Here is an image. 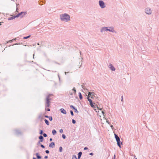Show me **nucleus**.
Here are the masks:
<instances>
[{"label": "nucleus", "instance_id": "1", "mask_svg": "<svg viewBox=\"0 0 159 159\" xmlns=\"http://www.w3.org/2000/svg\"><path fill=\"white\" fill-rule=\"evenodd\" d=\"M60 18L62 21L65 22H67L70 19V16L66 13L61 15Z\"/></svg>", "mask_w": 159, "mask_h": 159}, {"label": "nucleus", "instance_id": "2", "mask_svg": "<svg viewBox=\"0 0 159 159\" xmlns=\"http://www.w3.org/2000/svg\"><path fill=\"white\" fill-rule=\"evenodd\" d=\"M99 4L101 8H103L105 7L106 5L104 2L102 0H100L99 1Z\"/></svg>", "mask_w": 159, "mask_h": 159}, {"label": "nucleus", "instance_id": "3", "mask_svg": "<svg viewBox=\"0 0 159 159\" xmlns=\"http://www.w3.org/2000/svg\"><path fill=\"white\" fill-rule=\"evenodd\" d=\"M27 12L25 11H22L19 13L18 14L16 15V16L17 17L20 16V17H22L24 16L26 14Z\"/></svg>", "mask_w": 159, "mask_h": 159}, {"label": "nucleus", "instance_id": "4", "mask_svg": "<svg viewBox=\"0 0 159 159\" xmlns=\"http://www.w3.org/2000/svg\"><path fill=\"white\" fill-rule=\"evenodd\" d=\"M116 139L117 142V143L118 146H119L120 148H121V145H122V143L120 142V138L119 137Z\"/></svg>", "mask_w": 159, "mask_h": 159}, {"label": "nucleus", "instance_id": "5", "mask_svg": "<svg viewBox=\"0 0 159 159\" xmlns=\"http://www.w3.org/2000/svg\"><path fill=\"white\" fill-rule=\"evenodd\" d=\"M50 102L48 98H46V102L45 104V107H50Z\"/></svg>", "mask_w": 159, "mask_h": 159}, {"label": "nucleus", "instance_id": "6", "mask_svg": "<svg viewBox=\"0 0 159 159\" xmlns=\"http://www.w3.org/2000/svg\"><path fill=\"white\" fill-rule=\"evenodd\" d=\"M145 12L148 15H150L152 13V11L149 8H147L145 9Z\"/></svg>", "mask_w": 159, "mask_h": 159}, {"label": "nucleus", "instance_id": "7", "mask_svg": "<svg viewBox=\"0 0 159 159\" xmlns=\"http://www.w3.org/2000/svg\"><path fill=\"white\" fill-rule=\"evenodd\" d=\"M108 31L113 33H116V32L114 30V28L113 27H108Z\"/></svg>", "mask_w": 159, "mask_h": 159}, {"label": "nucleus", "instance_id": "8", "mask_svg": "<svg viewBox=\"0 0 159 159\" xmlns=\"http://www.w3.org/2000/svg\"><path fill=\"white\" fill-rule=\"evenodd\" d=\"M88 94L89 96L92 99H94V97H95V96L94 95L95 93L93 92H89Z\"/></svg>", "mask_w": 159, "mask_h": 159}, {"label": "nucleus", "instance_id": "9", "mask_svg": "<svg viewBox=\"0 0 159 159\" xmlns=\"http://www.w3.org/2000/svg\"><path fill=\"white\" fill-rule=\"evenodd\" d=\"M108 31V28L107 27H102L100 30L101 32L102 33L104 31Z\"/></svg>", "mask_w": 159, "mask_h": 159}, {"label": "nucleus", "instance_id": "10", "mask_svg": "<svg viewBox=\"0 0 159 159\" xmlns=\"http://www.w3.org/2000/svg\"><path fill=\"white\" fill-rule=\"evenodd\" d=\"M108 67L111 70L115 71V68L114 66L113 65H112L111 64L109 63V64Z\"/></svg>", "mask_w": 159, "mask_h": 159}, {"label": "nucleus", "instance_id": "11", "mask_svg": "<svg viewBox=\"0 0 159 159\" xmlns=\"http://www.w3.org/2000/svg\"><path fill=\"white\" fill-rule=\"evenodd\" d=\"M15 134L17 135L21 134V132L19 130H16L15 131Z\"/></svg>", "mask_w": 159, "mask_h": 159}, {"label": "nucleus", "instance_id": "12", "mask_svg": "<svg viewBox=\"0 0 159 159\" xmlns=\"http://www.w3.org/2000/svg\"><path fill=\"white\" fill-rule=\"evenodd\" d=\"M55 143L53 142H52L49 145V147L50 148H53L55 147Z\"/></svg>", "mask_w": 159, "mask_h": 159}, {"label": "nucleus", "instance_id": "13", "mask_svg": "<svg viewBox=\"0 0 159 159\" xmlns=\"http://www.w3.org/2000/svg\"><path fill=\"white\" fill-rule=\"evenodd\" d=\"M17 17L16 15V16H13L9 17V18H8V20H13L14 19H15V18Z\"/></svg>", "mask_w": 159, "mask_h": 159}, {"label": "nucleus", "instance_id": "14", "mask_svg": "<svg viewBox=\"0 0 159 159\" xmlns=\"http://www.w3.org/2000/svg\"><path fill=\"white\" fill-rule=\"evenodd\" d=\"M61 112L63 114H66V111L63 108H61L60 109Z\"/></svg>", "mask_w": 159, "mask_h": 159}, {"label": "nucleus", "instance_id": "15", "mask_svg": "<svg viewBox=\"0 0 159 159\" xmlns=\"http://www.w3.org/2000/svg\"><path fill=\"white\" fill-rule=\"evenodd\" d=\"M39 119H40L41 120H43L44 119V116H42V114H39L38 117Z\"/></svg>", "mask_w": 159, "mask_h": 159}, {"label": "nucleus", "instance_id": "16", "mask_svg": "<svg viewBox=\"0 0 159 159\" xmlns=\"http://www.w3.org/2000/svg\"><path fill=\"white\" fill-rule=\"evenodd\" d=\"M82 152H79L78 154V159L80 158L82 154Z\"/></svg>", "mask_w": 159, "mask_h": 159}, {"label": "nucleus", "instance_id": "17", "mask_svg": "<svg viewBox=\"0 0 159 159\" xmlns=\"http://www.w3.org/2000/svg\"><path fill=\"white\" fill-rule=\"evenodd\" d=\"M36 156L37 159H40L41 158V157L39 155L38 153H36Z\"/></svg>", "mask_w": 159, "mask_h": 159}, {"label": "nucleus", "instance_id": "18", "mask_svg": "<svg viewBox=\"0 0 159 159\" xmlns=\"http://www.w3.org/2000/svg\"><path fill=\"white\" fill-rule=\"evenodd\" d=\"M110 151L108 150L107 151H106V157L108 158L110 156Z\"/></svg>", "mask_w": 159, "mask_h": 159}, {"label": "nucleus", "instance_id": "19", "mask_svg": "<svg viewBox=\"0 0 159 159\" xmlns=\"http://www.w3.org/2000/svg\"><path fill=\"white\" fill-rule=\"evenodd\" d=\"M39 138L40 140V141L41 142H42L43 141V137L42 135L39 136Z\"/></svg>", "mask_w": 159, "mask_h": 159}, {"label": "nucleus", "instance_id": "20", "mask_svg": "<svg viewBox=\"0 0 159 159\" xmlns=\"http://www.w3.org/2000/svg\"><path fill=\"white\" fill-rule=\"evenodd\" d=\"M93 104H95V103H93L92 102H91V103H90V106H91V107H92V108H95L96 107H95V106H94Z\"/></svg>", "mask_w": 159, "mask_h": 159}, {"label": "nucleus", "instance_id": "21", "mask_svg": "<svg viewBox=\"0 0 159 159\" xmlns=\"http://www.w3.org/2000/svg\"><path fill=\"white\" fill-rule=\"evenodd\" d=\"M79 98L81 100L82 99L83 97H82V95L81 93L80 92H79Z\"/></svg>", "mask_w": 159, "mask_h": 159}, {"label": "nucleus", "instance_id": "22", "mask_svg": "<svg viewBox=\"0 0 159 159\" xmlns=\"http://www.w3.org/2000/svg\"><path fill=\"white\" fill-rule=\"evenodd\" d=\"M44 121L45 123L48 125H49V122L48 121L47 119L44 120Z\"/></svg>", "mask_w": 159, "mask_h": 159}, {"label": "nucleus", "instance_id": "23", "mask_svg": "<svg viewBox=\"0 0 159 159\" xmlns=\"http://www.w3.org/2000/svg\"><path fill=\"white\" fill-rule=\"evenodd\" d=\"M57 133V131L55 129L52 130V134L53 135H55Z\"/></svg>", "mask_w": 159, "mask_h": 159}, {"label": "nucleus", "instance_id": "24", "mask_svg": "<svg viewBox=\"0 0 159 159\" xmlns=\"http://www.w3.org/2000/svg\"><path fill=\"white\" fill-rule=\"evenodd\" d=\"M87 99H88V100L89 102L90 103H91V102H92V100L90 99L89 96L87 97Z\"/></svg>", "mask_w": 159, "mask_h": 159}, {"label": "nucleus", "instance_id": "25", "mask_svg": "<svg viewBox=\"0 0 159 159\" xmlns=\"http://www.w3.org/2000/svg\"><path fill=\"white\" fill-rule=\"evenodd\" d=\"M51 95V94H49L48 96H47L46 98H48V99H49V100L50 101L51 100H52V98H50V96Z\"/></svg>", "mask_w": 159, "mask_h": 159}, {"label": "nucleus", "instance_id": "26", "mask_svg": "<svg viewBox=\"0 0 159 159\" xmlns=\"http://www.w3.org/2000/svg\"><path fill=\"white\" fill-rule=\"evenodd\" d=\"M72 159H77L76 156L75 155H73L72 156Z\"/></svg>", "mask_w": 159, "mask_h": 159}, {"label": "nucleus", "instance_id": "27", "mask_svg": "<svg viewBox=\"0 0 159 159\" xmlns=\"http://www.w3.org/2000/svg\"><path fill=\"white\" fill-rule=\"evenodd\" d=\"M62 151V147H59V152H61Z\"/></svg>", "mask_w": 159, "mask_h": 159}, {"label": "nucleus", "instance_id": "28", "mask_svg": "<svg viewBox=\"0 0 159 159\" xmlns=\"http://www.w3.org/2000/svg\"><path fill=\"white\" fill-rule=\"evenodd\" d=\"M30 35H29L27 36L24 37L23 38V39H27L29 38H30Z\"/></svg>", "mask_w": 159, "mask_h": 159}, {"label": "nucleus", "instance_id": "29", "mask_svg": "<svg viewBox=\"0 0 159 159\" xmlns=\"http://www.w3.org/2000/svg\"><path fill=\"white\" fill-rule=\"evenodd\" d=\"M72 90L74 91V93L75 94L76 92V90L75 87H74L72 89Z\"/></svg>", "mask_w": 159, "mask_h": 159}, {"label": "nucleus", "instance_id": "30", "mask_svg": "<svg viewBox=\"0 0 159 159\" xmlns=\"http://www.w3.org/2000/svg\"><path fill=\"white\" fill-rule=\"evenodd\" d=\"M48 118H49V120L50 121H52V116H49Z\"/></svg>", "mask_w": 159, "mask_h": 159}, {"label": "nucleus", "instance_id": "31", "mask_svg": "<svg viewBox=\"0 0 159 159\" xmlns=\"http://www.w3.org/2000/svg\"><path fill=\"white\" fill-rule=\"evenodd\" d=\"M114 135H115V137L116 139H117L119 137H118V136L116 134H115Z\"/></svg>", "mask_w": 159, "mask_h": 159}, {"label": "nucleus", "instance_id": "32", "mask_svg": "<svg viewBox=\"0 0 159 159\" xmlns=\"http://www.w3.org/2000/svg\"><path fill=\"white\" fill-rule=\"evenodd\" d=\"M72 122L73 124H75L76 122V121L74 119L72 120Z\"/></svg>", "mask_w": 159, "mask_h": 159}, {"label": "nucleus", "instance_id": "33", "mask_svg": "<svg viewBox=\"0 0 159 159\" xmlns=\"http://www.w3.org/2000/svg\"><path fill=\"white\" fill-rule=\"evenodd\" d=\"M70 107L71 108H72V109H73V110H74L75 109V107H74L73 106V105H70Z\"/></svg>", "mask_w": 159, "mask_h": 159}, {"label": "nucleus", "instance_id": "34", "mask_svg": "<svg viewBox=\"0 0 159 159\" xmlns=\"http://www.w3.org/2000/svg\"><path fill=\"white\" fill-rule=\"evenodd\" d=\"M62 137L63 139H65L66 138V135L64 134H62Z\"/></svg>", "mask_w": 159, "mask_h": 159}, {"label": "nucleus", "instance_id": "35", "mask_svg": "<svg viewBox=\"0 0 159 159\" xmlns=\"http://www.w3.org/2000/svg\"><path fill=\"white\" fill-rule=\"evenodd\" d=\"M39 134H43V130H40V131Z\"/></svg>", "mask_w": 159, "mask_h": 159}, {"label": "nucleus", "instance_id": "36", "mask_svg": "<svg viewBox=\"0 0 159 159\" xmlns=\"http://www.w3.org/2000/svg\"><path fill=\"white\" fill-rule=\"evenodd\" d=\"M70 113L71 114V115L72 116H74V113H73V112L72 111V110H70Z\"/></svg>", "mask_w": 159, "mask_h": 159}, {"label": "nucleus", "instance_id": "37", "mask_svg": "<svg viewBox=\"0 0 159 159\" xmlns=\"http://www.w3.org/2000/svg\"><path fill=\"white\" fill-rule=\"evenodd\" d=\"M74 110L75 112L76 113H78L79 112L78 111L76 108H75V109Z\"/></svg>", "mask_w": 159, "mask_h": 159}, {"label": "nucleus", "instance_id": "38", "mask_svg": "<svg viewBox=\"0 0 159 159\" xmlns=\"http://www.w3.org/2000/svg\"><path fill=\"white\" fill-rule=\"evenodd\" d=\"M43 134L44 137H46L47 136V134L45 133H43Z\"/></svg>", "mask_w": 159, "mask_h": 159}, {"label": "nucleus", "instance_id": "39", "mask_svg": "<svg viewBox=\"0 0 159 159\" xmlns=\"http://www.w3.org/2000/svg\"><path fill=\"white\" fill-rule=\"evenodd\" d=\"M59 132L60 133H63V130L62 129H60L59 130Z\"/></svg>", "mask_w": 159, "mask_h": 159}, {"label": "nucleus", "instance_id": "40", "mask_svg": "<svg viewBox=\"0 0 159 159\" xmlns=\"http://www.w3.org/2000/svg\"><path fill=\"white\" fill-rule=\"evenodd\" d=\"M40 146L42 148H45V146L43 145V144H40Z\"/></svg>", "mask_w": 159, "mask_h": 159}, {"label": "nucleus", "instance_id": "41", "mask_svg": "<svg viewBox=\"0 0 159 159\" xmlns=\"http://www.w3.org/2000/svg\"><path fill=\"white\" fill-rule=\"evenodd\" d=\"M45 110H46L47 111H50V109L49 108H48L47 109H46V108Z\"/></svg>", "mask_w": 159, "mask_h": 159}, {"label": "nucleus", "instance_id": "42", "mask_svg": "<svg viewBox=\"0 0 159 159\" xmlns=\"http://www.w3.org/2000/svg\"><path fill=\"white\" fill-rule=\"evenodd\" d=\"M45 152L47 153V154H48L49 153V152L48 150H46L45 151Z\"/></svg>", "mask_w": 159, "mask_h": 159}, {"label": "nucleus", "instance_id": "43", "mask_svg": "<svg viewBox=\"0 0 159 159\" xmlns=\"http://www.w3.org/2000/svg\"><path fill=\"white\" fill-rule=\"evenodd\" d=\"M13 41H14L13 39H12V40H9V41H8V42H7V43H8V42H10V43H11V42H13Z\"/></svg>", "mask_w": 159, "mask_h": 159}, {"label": "nucleus", "instance_id": "44", "mask_svg": "<svg viewBox=\"0 0 159 159\" xmlns=\"http://www.w3.org/2000/svg\"><path fill=\"white\" fill-rule=\"evenodd\" d=\"M107 120V121H106V122H107V123H108L109 125H110V122H109V121H108L107 120Z\"/></svg>", "mask_w": 159, "mask_h": 159}, {"label": "nucleus", "instance_id": "45", "mask_svg": "<svg viewBox=\"0 0 159 159\" xmlns=\"http://www.w3.org/2000/svg\"><path fill=\"white\" fill-rule=\"evenodd\" d=\"M89 155L93 156V152H91L89 153Z\"/></svg>", "mask_w": 159, "mask_h": 159}, {"label": "nucleus", "instance_id": "46", "mask_svg": "<svg viewBox=\"0 0 159 159\" xmlns=\"http://www.w3.org/2000/svg\"><path fill=\"white\" fill-rule=\"evenodd\" d=\"M88 149V148L87 147H85L84 148V150H87Z\"/></svg>", "mask_w": 159, "mask_h": 159}, {"label": "nucleus", "instance_id": "47", "mask_svg": "<svg viewBox=\"0 0 159 159\" xmlns=\"http://www.w3.org/2000/svg\"><path fill=\"white\" fill-rule=\"evenodd\" d=\"M18 37L15 38L14 39H13V40H18Z\"/></svg>", "mask_w": 159, "mask_h": 159}, {"label": "nucleus", "instance_id": "48", "mask_svg": "<svg viewBox=\"0 0 159 159\" xmlns=\"http://www.w3.org/2000/svg\"><path fill=\"white\" fill-rule=\"evenodd\" d=\"M48 158V156H45V157H44V158L45 159H47Z\"/></svg>", "mask_w": 159, "mask_h": 159}, {"label": "nucleus", "instance_id": "49", "mask_svg": "<svg viewBox=\"0 0 159 159\" xmlns=\"http://www.w3.org/2000/svg\"><path fill=\"white\" fill-rule=\"evenodd\" d=\"M110 126L112 129H113L114 127H113V126L112 125H110Z\"/></svg>", "mask_w": 159, "mask_h": 159}, {"label": "nucleus", "instance_id": "50", "mask_svg": "<svg viewBox=\"0 0 159 159\" xmlns=\"http://www.w3.org/2000/svg\"><path fill=\"white\" fill-rule=\"evenodd\" d=\"M123 96H121V101L122 102H123Z\"/></svg>", "mask_w": 159, "mask_h": 159}, {"label": "nucleus", "instance_id": "51", "mask_svg": "<svg viewBox=\"0 0 159 159\" xmlns=\"http://www.w3.org/2000/svg\"><path fill=\"white\" fill-rule=\"evenodd\" d=\"M44 117H46V118H48L49 116H47V115H45V116H44Z\"/></svg>", "mask_w": 159, "mask_h": 159}, {"label": "nucleus", "instance_id": "52", "mask_svg": "<svg viewBox=\"0 0 159 159\" xmlns=\"http://www.w3.org/2000/svg\"><path fill=\"white\" fill-rule=\"evenodd\" d=\"M115 157H116V155H114V157L112 158V159H115Z\"/></svg>", "mask_w": 159, "mask_h": 159}, {"label": "nucleus", "instance_id": "53", "mask_svg": "<svg viewBox=\"0 0 159 159\" xmlns=\"http://www.w3.org/2000/svg\"><path fill=\"white\" fill-rule=\"evenodd\" d=\"M102 114H103V115L104 116V115L105 114L104 112L103 111H102Z\"/></svg>", "mask_w": 159, "mask_h": 159}, {"label": "nucleus", "instance_id": "54", "mask_svg": "<svg viewBox=\"0 0 159 159\" xmlns=\"http://www.w3.org/2000/svg\"><path fill=\"white\" fill-rule=\"evenodd\" d=\"M69 73V72H65V75H66L67 73Z\"/></svg>", "mask_w": 159, "mask_h": 159}, {"label": "nucleus", "instance_id": "55", "mask_svg": "<svg viewBox=\"0 0 159 159\" xmlns=\"http://www.w3.org/2000/svg\"><path fill=\"white\" fill-rule=\"evenodd\" d=\"M52 138H50V139L49 140H50V141H52Z\"/></svg>", "mask_w": 159, "mask_h": 159}, {"label": "nucleus", "instance_id": "56", "mask_svg": "<svg viewBox=\"0 0 159 159\" xmlns=\"http://www.w3.org/2000/svg\"><path fill=\"white\" fill-rule=\"evenodd\" d=\"M95 98H96L98 100V97H97V96H95Z\"/></svg>", "mask_w": 159, "mask_h": 159}, {"label": "nucleus", "instance_id": "57", "mask_svg": "<svg viewBox=\"0 0 159 159\" xmlns=\"http://www.w3.org/2000/svg\"><path fill=\"white\" fill-rule=\"evenodd\" d=\"M70 94L71 95H73V93H70Z\"/></svg>", "mask_w": 159, "mask_h": 159}, {"label": "nucleus", "instance_id": "58", "mask_svg": "<svg viewBox=\"0 0 159 159\" xmlns=\"http://www.w3.org/2000/svg\"><path fill=\"white\" fill-rule=\"evenodd\" d=\"M40 142H41V141L39 140L38 142V143L40 144Z\"/></svg>", "mask_w": 159, "mask_h": 159}, {"label": "nucleus", "instance_id": "59", "mask_svg": "<svg viewBox=\"0 0 159 159\" xmlns=\"http://www.w3.org/2000/svg\"><path fill=\"white\" fill-rule=\"evenodd\" d=\"M34 54L33 55V58H34Z\"/></svg>", "mask_w": 159, "mask_h": 159}, {"label": "nucleus", "instance_id": "60", "mask_svg": "<svg viewBox=\"0 0 159 159\" xmlns=\"http://www.w3.org/2000/svg\"><path fill=\"white\" fill-rule=\"evenodd\" d=\"M33 159H37L36 158L34 157H33Z\"/></svg>", "mask_w": 159, "mask_h": 159}, {"label": "nucleus", "instance_id": "61", "mask_svg": "<svg viewBox=\"0 0 159 159\" xmlns=\"http://www.w3.org/2000/svg\"><path fill=\"white\" fill-rule=\"evenodd\" d=\"M19 44L18 43H16L15 44V45H17V44Z\"/></svg>", "mask_w": 159, "mask_h": 159}, {"label": "nucleus", "instance_id": "62", "mask_svg": "<svg viewBox=\"0 0 159 159\" xmlns=\"http://www.w3.org/2000/svg\"><path fill=\"white\" fill-rule=\"evenodd\" d=\"M80 54L81 55V52L80 51Z\"/></svg>", "mask_w": 159, "mask_h": 159}, {"label": "nucleus", "instance_id": "63", "mask_svg": "<svg viewBox=\"0 0 159 159\" xmlns=\"http://www.w3.org/2000/svg\"><path fill=\"white\" fill-rule=\"evenodd\" d=\"M37 44H38V45H39V43H37Z\"/></svg>", "mask_w": 159, "mask_h": 159}, {"label": "nucleus", "instance_id": "64", "mask_svg": "<svg viewBox=\"0 0 159 159\" xmlns=\"http://www.w3.org/2000/svg\"><path fill=\"white\" fill-rule=\"evenodd\" d=\"M1 25V23H0V25Z\"/></svg>", "mask_w": 159, "mask_h": 159}]
</instances>
